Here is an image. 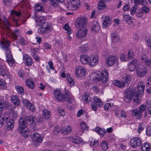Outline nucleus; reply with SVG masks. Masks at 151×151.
Here are the masks:
<instances>
[{
    "label": "nucleus",
    "mask_w": 151,
    "mask_h": 151,
    "mask_svg": "<svg viewBox=\"0 0 151 151\" xmlns=\"http://www.w3.org/2000/svg\"><path fill=\"white\" fill-rule=\"evenodd\" d=\"M87 22L86 19H76L75 22V25L76 27L79 29L76 33L77 38L81 39L85 37L88 32L87 29L83 27V25H85Z\"/></svg>",
    "instance_id": "nucleus-1"
},
{
    "label": "nucleus",
    "mask_w": 151,
    "mask_h": 151,
    "mask_svg": "<svg viewBox=\"0 0 151 151\" xmlns=\"http://www.w3.org/2000/svg\"><path fill=\"white\" fill-rule=\"evenodd\" d=\"M55 97L58 101H66L68 103H72L74 101V98L69 92L64 96L59 90H55L54 91Z\"/></svg>",
    "instance_id": "nucleus-2"
},
{
    "label": "nucleus",
    "mask_w": 151,
    "mask_h": 151,
    "mask_svg": "<svg viewBox=\"0 0 151 151\" xmlns=\"http://www.w3.org/2000/svg\"><path fill=\"white\" fill-rule=\"evenodd\" d=\"M19 124L18 130L19 133L24 137H28L29 131L26 127L25 119L23 118H20L19 119Z\"/></svg>",
    "instance_id": "nucleus-3"
},
{
    "label": "nucleus",
    "mask_w": 151,
    "mask_h": 151,
    "mask_svg": "<svg viewBox=\"0 0 151 151\" xmlns=\"http://www.w3.org/2000/svg\"><path fill=\"white\" fill-rule=\"evenodd\" d=\"M1 47L2 49L6 51V58H11L12 57L10 49L9 48L10 45V42L4 37L2 38L1 41Z\"/></svg>",
    "instance_id": "nucleus-4"
},
{
    "label": "nucleus",
    "mask_w": 151,
    "mask_h": 151,
    "mask_svg": "<svg viewBox=\"0 0 151 151\" xmlns=\"http://www.w3.org/2000/svg\"><path fill=\"white\" fill-rule=\"evenodd\" d=\"M86 73V70L84 67L82 66H77L75 68V75L77 78L81 79L83 77Z\"/></svg>",
    "instance_id": "nucleus-5"
},
{
    "label": "nucleus",
    "mask_w": 151,
    "mask_h": 151,
    "mask_svg": "<svg viewBox=\"0 0 151 151\" xmlns=\"http://www.w3.org/2000/svg\"><path fill=\"white\" fill-rule=\"evenodd\" d=\"M5 26L4 27L5 29L6 30L7 32L9 33L11 35L12 37L14 40L17 39V35H19V30L16 29L14 32H12L9 26H11L10 24L7 20L6 22L5 23Z\"/></svg>",
    "instance_id": "nucleus-6"
},
{
    "label": "nucleus",
    "mask_w": 151,
    "mask_h": 151,
    "mask_svg": "<svg viewBox=\"0 0 151 151\" xmlns=\"http://www.w3.org/2000/svg\"><path fill=\"white\" fill-rule=\"evenodd\" d=\"M80 2L79 0H71L66 6L70 10H75L79 7Z\"/></svg>",
    "instance_id": "nucleus-7"
},
{
    "label": "nucleus",
    "mask_w": 151,
    "mask_h": 151,
    "mask_svg": "<svg viewBox=\"0 0 151 151\" xmlns=\"http://www.w3.org/2000/svg\"><path fill=\"white\" fill-rule=\"evenodd\" d=\"M118 60V58L117 57L114 55H110L106 58V63L108 66H111L117 62Z\"/></svg>",
    "instance_id": "nucleus-8"
},
{
    "label": "nucleus",
    "mask_w": 151,
    "mask_h": 151,
    "mask_svg": "<svg viewBox=\"0 0 151 151\" xmlns=\"http://www.w3.org/2000/svg\"><path fill=\"white\" fill-rule=\"evenodd\" d=\"M145 84L142 81H139L137 83V86L135 88V93L139 95H143L144 93Z\"/></svg>",
    "instance_id": "nucleus-9"
},
{
    "label": "nucleus",
    "mask_w": 151,
    "mask_h": 151,
    "mask_svg": "<svg viewBox=\"0 0 151 151\" xmlns=\"http://www.w3.org/2000/svg\"><path fill=\"white\" fill-rule=\"evenodd\" d=\"M32 137L35 145L37 146L39 145L42 142V137L40 134L37 133L33 134Z\"/></svg>",
    "instance_id": "nucleus-10"
},
{
    "label": "nucleus",
    "mask_w": 151,
    "mask_h": 151,
    "mask_svg": "<svg viewBox=\"0 0 151 151\" xmlns=\"http://www.w3.org/2000/svg\"><path fill=\"white\" fill-rule=\"evenodd\" d=\"M1 120L2 121L1 124L2 125L4 122L5 123H6L8 129L11 130L14 126V122L13 120L11 119L8 121V118L7 117H5V118L3 117L2 116H1Z\"/></svg>",
    "instance_id": "nucleus-11"
},
{
    "label": "nucleus",
    "mask_w": 151,
    "mask_h": 151,
    "mask_svg": "<svg viewBox=\"0 0 151 151\" xmlns=\"http://www.w3.org/2000/svg\"><path fill=\"white\" fill-rule=\"evenodd\" d=\"M147 72V68L145 66L141 65L138 66L136 70L137 74L140 77L144 76Z\"/></svg>",
    "instance_id": "nucleus-12"
},
{
    "label": "nucleus",
    "mask_w": 151,
    "mask_h": 151,
    "mask_svg": "<svg viewBox=\"0 0 151 151\" xmlns=\"http://www.w3.org/2000/svg\"><path fill=\"white\" fill-rule=\"evenodd\" d=\"M130 145L131 146L134 148L140 146L142 144V141L138 137L133 138L130 140Z\"/></svg>",
    "instance_id": "nucleus-13"
},
{
    "label": "nucleus",
    "mask_w": 151,
    "mask_h": 151,
    "mask_svg": "<svg viewBox=\"0 0 151 151\" xmlns=\"http://www.w3.org/2000/svg\"><path fill=\"white\" fill-rule=\"evenodd\" d=\"M99 61V58L96 55H92L89 57L88 64L93 66L97 65Z\"/></svg>",
    "instance_id": "nucleus-14"
},
{
    "label": "nucleus",
    "mask_w": 151,
    "mask_h": 151,
    "mask_svg": "<svg viewBox=\"0 0 151 151\" xmlns=\"http://www.w3.org/2000/svg\"><path fill=\"white\" fill-rule=\"evenodd\" d=\"M133 96L132 91H127L124 93V100L126 102H129L132 99Z\"/></svg>",
    "instance_id": "nucleus-15"
},
{
    "label": "nucleus",
    "mask_w": 151,
    "mask_h": 151,
    "mask_svg": "<svg viewBox=\"0 0 151 151\" xmlns=\"http://www.w3.org/2000/svg\"><path fill=\"white\" fill-rule=\"evenodd\" d=\"M108 73L106 70L104 69L101 73L100 81L103 83H105L108 81Z\"/></svg>",
    "instance_id": "nucleus-16"
},
{
    "label": "nucleus",
    "mask_w": 151,
    "mask_h": 151,
    "mask_svg": "<svg viewBox=\"0 0 151 151\" xmlns=\"http://www.w3.org/2000/svg\"><path fill=\"white\" fill-rule=\"evenodd\" d=\"M89 78L91 82H96L100 80V76L95 73L91 74L89 76Z\"/></svg>",
    "instance_id": "nucleus-17"
},
{
    "label": "nucleus",
    "mask_w": 151,
    "mask_h": 151,
    "mask_svg": "<svg viewBox=\"0 0 151 151\" xmlns=\"http://www.w3.org/2000/svg\"><path fill=\"white\" fill-rule=\"evenodd\" d=\"M141 60L142 62L151 68V60L145 55H142L141 56Z\"/></svg>",
    "instance_id": "nucleus-18"
},
{
    "label": "nucleus",
    "mask_w": 151,
    "mask_h": 151,
    "mask_svg": "<svg viewBox=\"0 0 151 151\" xmlns=\"http://www.w3.org/2000/svg\"><path fill=\"white\" fill-rule=\"evenodd\" d=\"M6 68L5 65H4L3 67H1V76L3 77L5 79L7 78L10 75Z\"/></svg>",
    "instance_id": "nucleus-19"
},
{
    "label": "nucleus",
    "mask_w": 151,
    "mask_h": 151,
    "mask_svg": "<svg viewBox=\"0 0 151 151\" xmlns=\"http://www.w3.org/2000/svg\"><path fill=\"white\" fill-rule=\"evenodd\" d=\"M137 62L138 60L137 59H134L129 63L128 67L130 71H133L135 70Z\"/></svg>",
    "instance_id": "nucleus-20"
},
{
    "label": "nucleus",
    "mask_w": 151,
    "mask_h": 151,
    "mask_svg": "<svg viewBox=\"0 0 151 151\" xmlns=\"http://www.w3.org/2000/svg\"><path fill=\"white\" fill-rule=\"evenodd\" d=\"M23 60L25 61V64L28 67H30L32 63V59L29 55L24 54L23 55Z\"/></svg>",
    "instance_id": "nucleus-21"
},
{
    "label": "nucleus",
    "mask_w": 151,
    "mask_h": 151,
    "mask_svg": "<svg viewBox=\"0 0 151 151\" xmlns=\"http://www.w3.org/2000/svg\"><path fill=\"white\" fill-rule=\"evenodd\" d=\"M39 49L38 48H34L31 50V53L32 56L35 60L37 62L39 61L40 57L37 55L39 52Z\"/></svg>",
    "instance_id": "nucleus-22"
},
{
    "label": "nucleus",
    "mask_w": 151,
    "mask_h": 151,
    "mask_svg": "<svg viewBox=\"0 0 151 151\" xmlns=\"http://www.w3.org/2000/svg\"><path fill=\"white\" fill-rule=\"evenodd\" d=\"M69 139L72 142L76 144L81 143L82 141V139L79 137H70Z\"/></svg>",
    "instance_id": "nucleus-23"
},
{
    "label": "nucleus",
    "mask_w": 151,
    "mask_h": 151,
    "mask_svg": "<svg viewBox=\"0 0 151 151\" xmlns=\"http://www.w3.org/2000/svg\"><path fill=\"white\" fill-rule=\"evenodd\" d=\"M100 29L99 23L97 21H94L92 24L91 30L94 32L98 31Z\"/></svg>",
    "instance_id": "nucleus-24"
},
{
    "label": "nucleus",
    "mask_w": 151,
    "mask_h": 151,
    "mask_svg": "<svg viewBox=\"0 0 151 151\" xmlns=\"http://www.w3.org/2000/svg\"><path fill=\"white\" fill-rule=\"evenodd\" d=\"M89 57L86 55H83L80 56V60L82 64H88Z\"/></svg>",
    "instance_id": "nucleus-25"
},
{
    "label": "nucleus",
    "mask_w": 151,
    "mask_h": 151,
    "mask_svg": "<svg viewBox=\"0 0 151 151\" xmlns=\"http://www.w3.org/2000/svg\"><path fill=\"white\" fill-rule=\"evenodd\" d=\"M26 121V125L27 123H29V124H32L33 123L35 124L37 123V121H36V119L34 116H30L27 117L26 120L24 118Z\"/></svg>",
    "instance_id": "nucleus-26"
},
{
    "label": "nucleus",
    "mask_w": 151,
    "mask_h": 151,
    "mask_svg": "<svg viewBox=\"0 0 151 151\" xmlns=\"http://www.w3.org/2000/svg\"><path fill=\"white\" fill-rule=\"evenodd\" d=\"M132 114L137 118H140L142 116V113L137 109H133L132 111Z\"/></svg>",
    "instance_id": "nucleus-27"
},
{
    "label": "nucleus",
    "mask_w": 151,
    "mask_h": 151,
    "mask_svg": "<svg viewBox=\"0 0 151 151\" xmlns=\"http://www.w3.org/2000/svg\"><path fill=\"white\" fill-rule=\"evenodd\" d=\"M122 78L123 79L122 81L125 84V85L127 83L128 84L131 81L130 76L126 74L123 75Z\"/></svg>",
    "instance_id": "nucleus-28"
},
{
    "label": "nucleus",
    "mask_w": 151,
    "mask_h": 151,
    "mask_svg": "<svg viewBox=\"0 0 151 151\" xmlns=\"http://www.w3.org/2000/svg\"><path fill=\"white\" fill-rule=\"evenodd\" d=\"M71 131V128L69 125L67 126L66 127H62L61 129V131L64 134H66L70 132Z\"/></svg>",
    "instance_id": "nucleus-29"
},
{
    "label": "nucleus",
    "mask_w": 151,
    "mask_h": 151,
    "mask_svg": "<svg viewBox=\"0 0 151 151\" xmlns=\"http://www.w3.org/2000/svg\"><path fill=\"white\" fill-rule=\"evenodd\" d=\"M11 100L14 105L18 106L19 104L20 101L18 96H13L11 97Z\"/></svg>",
    "instance_id": "nucleus-30"
},
{
    "label": "nucleus",
    "mask_w": 151,
    "mask_h": 151,
    "mask_svg": "<svg viewBox=\"0 0 151 151\" xmlns=\"http://www.w3.org/2000/svg\"><path fill=\"white\" fill-rule=\"evenodd\" d=\"M104 1L106 2L108 1V0H100L99 1L98 5V9L103 10L106 7V4L104 2Z\"/></svg>",
    "instance_id": "nucleus-31"
},
{
    "label": "nucleus",
    "mask_w": 151,
    "mask_h": 151,
    "mask_svg": "<svg viewBox=\"0 0 151 151\" xmlns=\"http://www.w3.org/2000/svg\"><path fill=\"white\" fill-rule=\"evenodd\" d=\"M113 83L114 86L121 88H123L125 87V84L122 81L120 82L119 81L114 80L113 81Z\"/></svg>",
    "instance_id": "nucleus-32"
},
{
    "label": "nucleus",
    "mask_w": 151,
    "mask_h": 151,
    "mask_svg": "<svg viewBox=\"0 0 151 151\" xmlns=\"http://www.w3.org/2000/svg\"><path fill=\"white\" fill-rule=\"evenodd\" d=\"M100 145L101 149L103 150H106L108 148V143L106 140H103L100 143Z\"/></svg>",
    "instance_id": "nucleus-33"
},
{
    "label": "nucleus",
    "mask_w": 151,
    "mask_h": 151,
    "mask_svg": "<svg viewBox=\"0 0 151 151\" xmlns=\"http://www.w3.org/2000/svg\"><path fill=\"white\" fill-rule=\"evenodd\" d=\"M141 149L142 151H150V145L148 143H145L141 146Z\"/></svg>",
    "instance_id": "nucleus-34"
},
{
    "label": "nucleus",
    "mask_w": 151,
    "mask_h": 151,
    "mask_svg": "<svg viewBox=\"0 0 151 151\" xmlns=\"http://www.w3.org/2000/svg\"><path fill=\"white\" fill-rule=\"evenodd\" d=\"M111 36L113 42H116L119 41V38L117 35L116 32H113L112 33Z\"/></svg>",
    "instance_id": "nucleus-35"
},
{
    "label": "nucleus",
    "mask_w": 151,
    "mask_h": 151,
    "mask_svg": "<svg viewBox=\"0 0 151 151\" xmlns=\"http://www.w3.org/2000/svg\"><path fill=\"white\" fill-rule=\"evenodd\" d=\"M95 130L99 135L102 136V137L106 133L105 129H101L99 127H96Z\"/></svg>",
    "instance_id": "nucleus-36"
},
{
    "label": "nucleus",
    "mask_w": 151,
    "mask_h": 151,
    "mask_svg": "<svg viewBox=\"0 0 151 151\" xmlns=\"http://www.w3.org/2000/svg\"><path fill=\"white\" fill-rule=\"evenodd\" d=\"M42 115L44 118L46 120L49 119L50 116V113L47 109H45L43 111Z\"/></svg>",
    "instance_id": "nucleus-37"
},
{
    "label": "nucleus",
    "mask_w": 151,
    "mask_h": 151,
    "mask_svg": "<svg viewBox=\"0 0 151 151\" xmlns=\"http://www.w3.org/2000/svg\"><path fill=\"white\" fill-rule=\"evenodd\" d=\"M27 86L31 89H33L34 87L35 84L33 81L31 80L27 79L26 82Z\"/></svg>",
    "instance_id": "nucleus-38"
},
{
    "label": "nucleus",
    "mask_w": 151,
    "mask_h": 151,
    "mask_svg": "<svg viewBox=\"0 0 151 151\" xmlns=\"http://www.w3.org/2000/svg\"><path fill=\"white\" fill-rule=\"evenodd\" d=\"M111 23L110 19H104L102 24V27L104 28H106L109 26Z\"/></svg>",
    "instance_id": "nucleus-39"
},
{
    "label": "nucleus",
    "mask_w": 151,
    "mask_h": 151,
    "mask_svg": "<svg viewBox=\"0 0 151 151\" xmlns=\"http://www.w3.org/2000/svg\"><path fill=\"white\" fill-rule=\"evenodd\" d=\"M93 101L96 103V105L98 106H101L103 105V103L101 99L98 97L95 96L94 97Z\"/></svg>",
    "instance_id": "nucleus-40"
},
{
    "label": "nucleus",
    "mask_w": 151,
    "mask_h": 151,
    "mask_svg": "<svg viewBox=\"0 0 151 151\" xmlns=\"http://www.w3.org/2000/svg\"><path fill=\"white\" fill-rule=\"evenodd\" d=\"M6 61L10 67L14 66L15 64V61L13 57L6 58Z\"/></svg>",
    "instance_id": "nucleus-41"
},
{
    "label": "nucleus",
    "mask_w": 151,
    "mask_h": 151,
    "mask_svg": "<svg viewBox=\"0 0 151 151\" xmlns=\"http://www.w3.org/2000/svg\"><path fill=\"white\" fill-rule=\"evenodd\" d=\"M35 9L36 11L42 12L44 11V9L42 5L39 3L36 4L35 7Z\"/></svg>",
    "instance_id": "nucleus-42"
},
{
    "label": "nucleus",
    "mask_w": 151,
    "mask_h": 151,
    "mask_svg": "<svg viewBox=\"0 0 151 151\" xmlns=\"http://www.w3.org/2000/svg\"><path fill=\"white\" fill-rule=\"evenodd\" d=\"M66 79L68 83L70 85V86H73L74 84L73 79L70 76L69 74L67 75Z\"/></svg>",
    "instance_id": "nucleus-43"
},
{
    "label": "nucleus",
    "mask_w": 151,
    "mask_h": 151,
    "mask_svg": "<svg viewBox=\"0 0 151 151\" xmlns=\"http://www.w3.org/2000/svg\"><path fill=\"white\" fill-rule=\"evenodd\" d=\"M10 14L13 16L18 17L21 15V12L20 11H17L15 10H12L10 12Z\"/></svg>",
    "instance_id": "nucleus-44"
},
{
    "label": "nucleus",
    "mask_w": 151,
    "mask_h": 151,
    "mask_svg": "<svg viewBox=\"0 0 151 151\" xmlns=\"http://www.w3.org/2000/svg\"><path fill=\"white\" fill-rule=\"evenodd\" d=\"M141 95H139L137 93H134V102L135 104H137L140 102V99L139 98L140 96Z\"/></svg>",
    "instance_id": "nucleus-45"
},
{
    "label": "nucleus",
    "mask_w": 151,
    "mask_h": 151,
    "mask_svg": "<svg viewBox=\"0 0 151 151\" xmlns=\"http://www.w3.org/2000/svg\"><path fill=\"white\" fill-rule=\"evenodd\" d=\"M83 101L86 103H89V101H91L92 99L89 96H87L86 94H85V95H84L82 98Z\"/></svg>",
    "instance_id": "nucleus-46"
},
{
    "label": "nucleus",
    "mask_w": 151,
    "mask_h": 151,
    "mask_svg": "<svg viewBox=\"0 0 151 151\" xmlns=\"http://www.w3.org/2000/svg\"><path fill=\"white\" fill-rule=\"evenodd\" d=\"M35 21L37 25H39L41 26L44 25L46 23L45 22V19H35Z\"/></svg>",
    "instance_id": "nucleus-47"
},
{
    "label": "nucleus",
    "mask_w": 151,
    "mask_h": 151,
    "mask_svg": "<svg viewBox=\"0 0 151 151\" xmlns=\"http://www.w3.org/2000/svg\"><path fill=\"white\" fill-rule=\"evenodd\" d=\"M45 28L46 29V32H48L51 30L52 29V25L46 22L44 25Z\"/></svg>",
    "instance_id": "nucleus-48"
},
{
    "label": "nucleus",
    "mask_w": 151,
    "mask_h": 151,
    "mask_svg": "<svg viewBox=\"0 0 151 151\" xmlns=\"http://www.w3.org/2000/svg\"><path fill=\"white\" fill-rule=\"evenodd\" d=\"M15 88L17 92L20 94H22L24 93V90L23 88L21 86L17 85L15 87Z\"/></svg>",
    "instance_id": "nucleus-49"
},
{
    "label": "nucleus",
    "mask_w": 151,
    "mask_h": 151,
    "mask_svg": "<svg viewBox=\"0 0 151 151\" xmlns=\"http://www.w3.org/2000/svg\"><path fill=\"white\" fill-rule=\"evenodd\" d=\"M63 28L67 31V33L68 35L71 34L70 28L68 24H65Z\"/></svg>",
    "instance_id": "nucleus-50"
},
{
    "label": "nucleus",
    "mask_w": 151,
    "mask_h": 151,
    "mask_svg": "<svg viewBox=\"0 0 151 151\" xmlns=\"http://www.w3.org/2000/svg\"><path fill=\"white\" fill-rule=\"evenodd\" d=\"M140 9L143 13H145L147 14L149 13L150 10L149 7L146 6H142Z\"/></svg>",
    "instance_id": "nucleus-51"
},
{
    "label": "nucleus",
    "mask_w": 151,
    "mask_h": 151,
    "mask_svg": "<svg viewBox=\"0 0 151 151\" xmlns=\"http://www.w3.org/2000/svg\"><path fill=\"white\" fill-rule=\"evenodd\" d=\"M37 32L38 33L40 34H44L47 32L44 25L41 26V27L38 29Z\"/></svg>",
    "instance_id": "nucleus-52"
},
{
    "label": "nucleus",
    "mask_w": 151,
    "mask_h": 151,
    "mask_svg": "<svg viewBox=\"0 0 151 151\" xmlns=\"http://www.w3.org/2000/svg\"><path fill=\"white\" fill-rule=\"evenodd\" d=\"M128 58L129 59H131L134 56V53L131 49H129L128 52Z\"/></svg>",
    "instance_id": "nucleus-53"
},
{
    "label": "nucleus",
    "mask_w": 151,
    "mask_h": 151,
    "mask_svg": "<svg viewBox=\"0 0 151 151\" xmlns=\"http://www.w3.org/2000/svg\"><path fill=\"white\" fill-rule=\"evenodd\" d=\"M81 50L80 51H81L83 52H85L88 50V46L86 45H82L80 47Z\"/></svg>",
    "instance_id": "nucleus-54"
},
{
    "label": "nucleus",
    "mask_w": 151,
    "mask_h": 151,
    "mask_svg": "<svg viewBox=\"0 0 151 151\" xmlns=\"http://www.w3.org/2000/svg\"><path fill=\"white\" fill-rule=\"evenodd\" d=\"M138 9V7L137 5H135L134 6H132V8L130 9V14L131 15H133L134 14L136 11L137 9Z\"/></svg>",
    "instance_id": "nucleus-55"
},
{
    "label": "nucleus",
    "mask_w": 151,
    "mask_h": 151,
    "mask_svg": "<svg viewBox=\"0 0 151 151\" xmlns=\"http://www.w3.org/2000/svg\"><path fill=\"white\" fill-rule=\"evenodd\" d=\"M22 102L23 105L26 106L27 107L29 106V105H31V104L30 103L29 101L26 99H23L22 100Z\"/></svg>",
    "instance_id": "nucleus-56"
},
{
    "label": "nucleus",
    "mask_w": 151,
    "mask_h": 151,
    "mask_svg": "<svg viewBox=\"0 0 151 151\" xmlns=\"http://www.w3.org/2000/svg\"><path fill=\"white\" fill-rule=\"evenodd\" d=\"M139 111L141 112L145 111L147 109V106L145 105L142 104L139 107Z\"/></svg>",
    "instance_id": "nucleus-57"
},
{
    "label": "nucleus",
    "mask_w": 151,
    "mask_h": 151,
    "mask_svg": "<svg viewBox=\"0 0 151 151\" xmlns=\"http://www.w3.org/2000/svg\"><path fill=\"white\" fill-rule=\"evenodd\" d=\"M81 129L83 131L87 129L88 127L87 126L86 123L84 122H81Z\"/></svg>",
    "instance_id": "nucleus-58"
},
{
    "label": "nucleus",
    "mask_w": 151,
    "mask_h": 151,
    "mask_svg": "<svg viewBox=\"0 0 151 151\" xmlns=\"http://www.w3.org/2000/svg\"><path fill=\"white\" fill-rule=\"evenodd\" d=\"M113 105L112 103L106 104L104 106V109L106 110H108Z\"/></svg>",
    "instance_id": "nucleus-59"
},
{
    "label": "nucleus",
    "mask_w": 151,
    "mask_h": 151,
    "mask_svg": "<svg viewBox=\"0 0 151 151\" xmlns=\"http://www.w3.org/2000/svg\"><path fill=\"white\" fill-rule=\"evenodd\" d=\"M145 40L150 49H151V39L149 37H146Z\"/></svg>",
    "instance_id": "nucleus-60"
},
{
    "label": "nucleus",
    "mask_w": 151,
    "mask_h": 151,
    "mask_svg": "<svg viewBox=\"0 0 151 151\" xmlns=\"http://www.w3.org/2000/svg\"><path fill=\"white\" fill-rule=\"evenodd\" d=\"M60 129L58 126L55 127L53 129V132L55 134H58L59 132Z\"/></svg>",
    "instance_id": "nucleus-61"
},
{
    "label": "nucleus",
    "mask_w": 151,
    "mask_h": 151,
    "mask_svg": "<svg viewBox=\"0 0 151 151\" xmlns=\"http://www.w3.org/2000/svg\"><path fill=\"white\" fill-rule=\"evenodd\" d=\"M144 125L142 124H140L138 127V132L140 133L144 129Z\"/></svg>",
    "instance_id": "nucleus-62"
},
{
    "label": "nucleus",
    "mask_w": 151,
    "mask_h": 151,
    "mask_svg": "<svg viewBox=\"0 0 151 151\" xmlns=\"http://www.w3.org/2000/svg\"><path fill=\"white\" fill-rule=\"evenodd\" d=\"M50 1L51 5L55 7L58 5V1L56 0H50Z\"/></svg>",
    "instance_id": "nucleus-63"
},
{
    "label": "nucleus",
    "mask_w": 151,
    "mask_h": 151,
    "mask_svg": "<svg viewBox=\"0 0 151 151\" xmlns=\"http://www.w3.org/2000/svg\"><path fill=\"white\" fill-rule=\"evenodd\" d=\"M146 134L148 136H151V127H148L146 129Z\"/></svg>",
    "instance_id": "nucleus-64"
}]
</instances>
